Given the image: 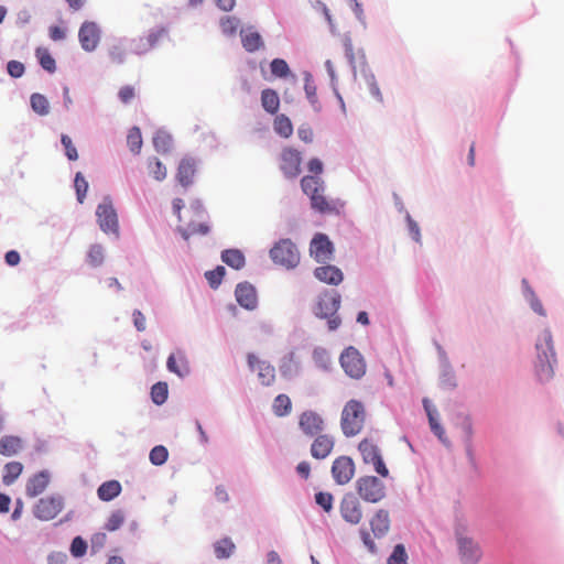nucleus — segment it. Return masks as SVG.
Returning <instances> with one entry per match:
<instances>
[{"label": "nucleus", "mask_w": 564, "mask_h": 564, "mask_svg": "<svg viewBox=\"0 0 564 564\" xmlns=\"http://www.w3.org/2000/svg\"><path fill=\"white\" fill-rule=\"evenodd\" d=\"M307 169L311 173L315 174L314 176H317L323 172V163L318 159H312L307 164Z\"/></svg>", "instance_id": "nucleus-62"}, {"label": "nucleus", "mask_w": 564, "mask_h": 564, "mask_svg": "<svg viewBox=\"0 0 564 564\" xmlns=\"http://www.w3.org/2000/svg\"><path fill=\"white\" fill-rule=\"evenodd\" d=\"M74 183H75L78 202L83 203V200L86 196L87 189H88V183L85 180V177L82 175V173L76 174Z\"/></svg>", "instance_id": "nucleus-52"}, {"label": "nucleus", "mask_w": 564, "mask_h": 564, "mask_svg": "<svg viewBox=\"0 0 564 564\" xmlns=\"http://www.w3.org/2000/svg\"><path fill=\"white\" fill-rule=\"evenodd\" d=\"M340 365L352 379H360L366 373V362L361 354L355 347L346 348L339 358Z\"/></svg>", "instance_id": "nucleus-7"}, {"label": "nucleus", "mask_w": 564, "mask_h": 564, "mask_svg": "<svg viewBox=\"0 0 564 564\" xmlns=\"http://www.w3.org/2000/svg\"><path fill=\"white\" fill-rule=\"evenodd\" d=\"M214 550L217 558H228L234 554L236 545L229 538H224L215 543Z\"/></svg>", "instance_id": "nucleus-35"}, {"label": "nucleus", "mask_w": 564, "mask_h": 564, "mask_svg": "<svg viewBox=\"0 0 564 564\" xmlns=\"http://www.w3.org/2000/svg\"><path fill=\"white\" fill-rule=\"evenodd\" d=\"M301 187L310 197L325 189L323 181L318 176L312 175H306L301 180Z\"/></svg>", "instance_id": "nucleus-30"}, {"label": "nucleus", "mask_w": 564, "mask_h": 564, "mask_svg": "<svg viewBox=\"0 0 564 564\" xmlns=\"http://www.w3.org/2000/svg\"><path fill=\"white\" fill-rule=\"evenodd\" d=\"M23 471V465L20 462H10L4 465L2 481L9 486L13 484Z\"/></svg>", "instance_id": "nucleus-34"}, {"label": "nucleus", "mask_w": 564, "mask_h": 564, "mask_svg": "<svg viewBox=\"0 0 564 564\" xmlns=\"http://www.w3.org/2000/svg\"><path fill=\"white\" fill-rule=\"evenodd\" d=\"M365 79H366L367 89H368L369 94L372 96V98L378 102H382L383 96L381 94V90L379 88V85H378L375 76L372 74H369L365 77Z\"/></svg>", "instance_id": "nucleus-49"}, {"label": "nucleus", "mask_w": 564, "mask_h": 564, "mask_svg": "<svg viewBox=\"0 0 564 564\" xmlns=\"http://www.w3.org/2000/svg\"><path fill=\"white\" fill-rule=\"evenodd\" d=\"M241 42L242 46L248 52H256L263 46V41L261 35L254 31H241Z\"/></svg>", "instance_id": "nucleus-28"}, {"label": "nucleus", "mask_w": 564, "mask_h": 564, "mask_svg": "<svg viewBox=\"0 0 564 564\" xmlns=\"http://www.w3.org/2000/svg\"><path fill=\"white\" fill-rule=\"evenodd\" d=\"M529 301H530L531 308L535 313H538L539 315H542V316L545 315V311L543 308V305H542L541 301L538 299V296L535 295V293L533 291H530Z\"/></svg>", "instance_id": "nucleus-59"}, {"label": "nucleus", "mask_w": 564, "mask_h": 564, "mask_svg": "<svg viewBox=\"0 0 564 564\" xmlns=\"http://www.w3.org/2000/svg\"><path fill=\"white\" fill-rule=\"evenodd\" d=\"M167 393V384L165 382H158L151 389V399L155 404L161 405L166 401Z\"/></svg>", "instance_id": "nucleus-41"}, {"label": "nucleus", "mask_w": 564, "mask_h": 564, "mask_svg": "<svg viewBox=\"0 0 564 564\" xmlns=\"http://www.w3.org/2000/svg\"><path fill=\"white\" fill-rule=\"evenodd\" d=\"M423 405H424V409H425L427 417H429V423H430L431 430L434 432L435 435L438 436V438H442L443 434H444V430L437 421L436 410L434 408H432V405L430 404V401L427 399L423 400Z\"/></svg>", "instance_id": "nucleus-36"}, {"label": "nucleus", "mask_w": 564, "mask_h": 564, "mask_svg": "<svg viewBox=\"0 0 564 564\" xmlns=\"http://www.w3.org/2000/svg\"><path fill=\"white\" fill-rule=\"evenodd\" d=\"M132 318H133V324L139 332L145 330L147 319L141 311H139V310L133 311Z\"/></svg>", "instance_id": "nucleus-58"}, {"label": "nucleus", "mask_w": 564, "mask_h": 564, "mask_svg": "<svg viewBox=\"0 0 564 564\" xmlns=\"http://www.w3.org/2000/svg\"><path fill=\"white\" fill-rule=\"evenodd\" d=\"M408 554L403 544H397L388 557V564H406Z\"/></svg>", "instance_id": "nucleus-46"}, {"label": "nucleus", "mask_w": 564, "mask_h": 564, "mask_svg": "<svg viewBox=\"0 0 564 564\" xmlns=\"http://www.w3.org/2000/svg\"><path fill=\"white\" fill-rule=\"evenodd\" d=\"M370 527L377 538L383 536L390 529V516L384 509L378 510L370 520Z\"/></svg>", "instance_id": "nucleus-22"}, {"label": "nucleus", "mask_w": 564, "mask_h": 564, "mask_svg": "<svg viewBox=\"0 0 564 564\" xmlns=\"http://www.w3.org/2000/svg\"><path fill=\"white\" fill-rule=\"evenodd\" d=\"M315 502L327 513L333 510L334 497L330 492L319 491L315 495Z\"/></svg>", "instance_id": "nucleus-45"}, {"label": "nucleus", "mask_w": 564, "mask_h": 564, "mask_svg": "<svg viewBox=\"0 0 564 564\" xmlns=\"http://www.w3.org/2000/svg\"><path fill=\"white\" fill-rule=\"evenodd\" d=\"M274 131L283 139H288L293 133V124L289 117L281 113L278 115L273 121Z\"/></svg>", "instance_id": "nucleus-31"}, {"label": "nucleus", "mask_w": 564, "mask_h": 564, "mask_svg": "<svg viewBox=\"0 0 564 564\" xmlns=\"http://www.w3.org/2000/svg\"><path fill=\"white\" fill-rule=\"evenodd\" d=\"M247 362L251 371L258 372V378L263 386H271L275 381V369L268 361L260 360L254 354L249 352Z\"/></svg>", "instance_id": "nucleus-12"}, {"label": "nucleus", "mask_w": 564, "mask_h": 564, "mask_svg": "<svg viewBox=\"0 0 564 564\" xmlns=\"http://www.w3.org/2000/svg\"><path fill=\"white\" fill-rule=\"evenodd\" d=\"M87 543L80 536H76L70 544V553L75 557H80L86 554Z\"/></svg>", "instance_id": "nucleus-54"}, {"label": "nucleus", "mask_w": 564, "mask_h": 564, "mask_svg": "<svg viewBox=\"0 0 564 564\" xmlns=\"http://www.w3.org/2000/svg\"><path fill=\"white\" fill-rule=\"evenodd\" d=\"M121 492V485L118 480H109L100 485L97 490L98 497L102 501H110Z\"/></svg>", "instance_id": "nucleus-27"}, {"label": "nucleus", "mask_w": 564, "mask_h": 564, "mask_svg": "<svg viewBox=\"0 0 564 564\" xmlns=\"http://www.w3.org/2000/svg\"><path fill=\"white\" fill-rule=\"evenodd\" d=\"M98 224L102 231L118 235V217L111 200L106 197L96 210Z\"/></svg>", "instance_id": "nucleus-9"}, {"label": "nucleus", "mask_w": 564, "mask_h": 564, "mask_svg": "<svg viewBox=\"0 0 564 564\" xmlns=\"http://www.w3.org/2000/svg\"><path fill=\"white\" fill-rule=\"evenodd\" d=\"M240 21L236 17H224L220 19L221 32L226 35L236 34Z\"/></svg>", "instance_id": "nucleus-44"}, {"label": "nucleus", "mask_w": 564, "mask_h": 564, "mask_svg": "<svg viewBox=\"0 0 564 564\" xmlns=\"http://www.w3.org/2000/svg\"><path fill=\"white\" fill-rule=\"evenodd\" d=\"M332 475L338 485L348 484L355 475V463L348 456L337 457L332 465Z\"/></svg>", "instance_id": "nucleus-13"}, {"label": "nucleus", "mask_w": 564, "mask_h": 564, "mask_svg": "<svg viewBox=\"0 0 564 564\" xmlns=\"http://www.w3.org/2000/svg\"><path fill=\"white\" fill-rule=\"evenodd\" d=\"M118 97L123 104L130 102L135 97V89L132 86H123L119 89Z\"/></svg>", "instance_id": "nucleus-55"}, {"label": "nucleus", "mask_w": 564, "mask_h": 564, "mask_svg": "<svg viewBox=\"0 0 564 564\" xmlns=\"http://www.w3.org/2000/svg\"><path fill=\"white\" fill-rule=\"evenodd\" d=\"M296 471L305 479L310 477L311 474V466L307 462H301L296 466Z\"/></svg>", "instance_id": "nucleus-64"}, {"label": "nucleus", "mask_w": 564, "mask_h": 564, "mask_svg": "<svg viewBox=\"0 0 564 564\" xmlns=\"http://www.w3.org/2000/svg\"><path fill=\"white\" fill-rule=\"evenodd\" d=\"M358 449L361 454L362 462L367 465H372L376 473L381 477H389V469L387 468L382 454L379 446L371 438H364L359 445Z\"/></svg>", "instance_id": "nucleus-6"}, {"label": "nucleus", "mask_w": 564, "mask_h": 564, "mask_svg": "<svg viewBox=\"0 0 564 564\" xmlns=\"http://www.w3.org/2000/svg\"><path fill=\"white\" fill-rule=\"evenodd\" d=\"M208 230H209L208 226L203 223H198V224L191 223L186 227L182 228L181 232H182L183 238L185 240H187L191 236H194V235H206L208 232Z\"/></svg>", "instance_id": "nucleus-42"}, {"label": "nucleus", "mask_w": 564, "mask_h": 564, "mask_svg": "<svg viewBox=\"0 0 564 564\" xmlns=\"http://www.w3.org/2000/svg\"><path fill=\"white\" fill-rule=\"evenodd\" d=\"M225 268L221 265H218L215 270L207 271L205 273V276L209 283V285L213 289H216L221 283L224 276H225Z\"/></svg>", "instance_id": "nucleus-48"}, {"label": "nucleus", "mask_w": 564, "mask_h": 564, "mask_svg": "<svg viewBox=\"0 0 564 564\" xmlns=\"http://www.w3.org/2000/svg\"><path fill=\"white\" fill-rule=\"evenodd\" d=\"M299 426L307 436H315L324 429L323 417L315 411L307 410L300 414Z\"/></svg>", "instance_id": "nucleus-15"}, {"label": "nucleus", "mask_w": 564, "mask_h": 564, "mask_svg": "<svg viewBox=\"0 0 564 564\" xmlns=\"http://www.w3.org/2000/svg\"><path fill=\"white\" fill-rule=\"evenodd\" d=\"M333 251V243L326 235L317 234L313 238L310 246V252L317 262H326L327 260H330Z\"/></svg>", "instance_id": "nucleus-16"}, {"label": "nucleus", "mask_w": 564, "mask_h": 564, "mask_svg": "<svg viewBox=\"0 0 564 564\" xmlns=\"http://www.w3.org/2000/svg\"><path fill=\"white\" fill-rule=\"evenodd\" d=\"M105 260V250L101 245H91L87 252V262L96 268L102 264Z\"/></svg>", "instance_id": "nucleus-39"}, {"label": "nucleus", "mask_w": 564, "mask_h": 564, "mask_svg": "<svg viewBox=\"0 0 564 564\" xmlns=\"http://www.w3.org/2000/svg\"><path fill=\"white\" fill-rule=\"evenodd\" d=\"M50 484V475L47 471H40L33 475L26 482V496L34 498L41 495Z\"/></svg>", "instance_id": "nucleus-20"}, {"label": "nucleus", "mask_w": 564, "mask_h": 564, "mask_svg": "<svg viewBox=\"0 0 564 564\" xmlns=\"http://www.w3.org/2000/svg\"><path fill=\"white\" fill-rule=\"evenodd\" d=\"M124 519H126V517H124L123 511H121V510L113 511L109 516V518L105 524L106 530H108V531L118 530L123 524Z\"/></svg>", "instance_id": "nucleus-47"}, {"label": "nucleus", "mask_w": 564, "mask_h": 564, "mask_svg": "<svg viewBox=\"0 0 564 564\" xmlns=\"http://www.w3.org/2000/svg\"><path fill=\"white\" fill-rule=\"evenodd\" d=\"M237 302L247 310H253L257 306L258 299L256 289L249 283H239L235 291Z\"/></svg>", "instance_id": "nucleus-18"}, {"label": "nucleus", "mask_w": 564, "mask_h": 564, "mask_svg": "<svg viewBox=\"0 0 564 564\" xmlns=\"http://www.w3.org/2000/svg\"><path fill=\"white\" fill-rule=\"evenodd\" d=\"M273 413L279 416H286L292 411V401L286 394H279L274 398L272 403Z\"/></svg>", "instance_id": "nucleus-32"}, {"label": "nucleus", "mask_w": 564, "mask_h": 564, "mask_svg": "<svg viewBox=\"0 0 564 564\" xmlns=\"http://www.w3.org/2000/svg\"><path fill=\"white\" fill-rule=\"evenodd\" d=\"M536 360L534 371L540 381H549L554 375L556 356L554 351L553 337L549 329L541 332L535 344Z\"/></svg>", "instance_id": "nucleus-1"}, {"label": "nucleus", "mask_w": 564, "mask_h": 564, "mask_svg": "<svg viewBox=\"0 0 564 564\" xmlns=\"http://www.w3.org/2000/svg\"><path fill=\"white\" fill-rule=\"evenodd\" d=\"M167 457L169 452L162 445L154 446L150 452V462L156 466L163 465L167 460Z\"/></svg>", "instance_id": "nucleus-43"}, {"label": "nucleus", "mask_w": 564, "mask_h": 564, "mask_svg": "<svg viewBox=\"0 0 564 564\" xmlns=\"http://www.w3.org/2000/svg\"><path fill=\"white\" fill-rule=\"evenodd\" d=\"M341 43H343V47L345 51V55H346L349 64L352 66V68H356L357 65L365 66V64H366L365 54L360 50L355 52L350 36L344 35V37L341 39Z\"/></svg>", "instance_id": "nucleus-24"}, {"label": "nucleus", "mask_w": 564, "mask_h": 564, "mask_svg": "<svg viewBox=\"0 0 564 564\" xmlns=\"http://www.w3.org/2000/svg\"><path fill=\"white\" fill-rule=\"evenodd\" d=\"M221 260L229 267L239 270L245 265V256L240 250L228 249L221 253Z\"/></svg>", "instance_id": "nucleus-33"}, {"label": "nucleus", "mask_w": 564, "mask_h": 564, "mask_svg": "<svg viewBox=\"0 0 564 564\" xmlns=\"http://www.w3.org/2000/svg\"><path fill=\"white\" fill-rule=\"evenodd\" d=\"M4 259H6L7 264H9L11 267L18 265L21 260L19 252L15 250L8 251L6 253Z\"/></svg>", "instance_id": "nucleus-63"}, {"label": "nucleus", "mask_w": 564, "mask_h": 564, "mask_svg": "<svg viewBox=\"0 0 564 564\" xmlns=\"http://www.w3.org/2000/svg\"><path fill=\"white\" fill-rule=\"evenodd\" d=\"M167 31L165 28H159L153 31H151L148 36V43L152 47L154 46L162 37L166 36Z\"/></svg>", "instance_id": "nucleus-57"}, {"label": "nucleus", "mask_w": 564, "mask_h": 564, "mask_svg": "<svg viewBox=\"0 0 564 564\" xmlns=\"http://www.w3.org/2000/svg\"><path fill=\"white\" fill-rule=\"evenodd\" d=\"M310 200L312 208L321 214H330L336 210L334 203L324 196V192L311 196Z\"/></svg>", "instance_id": "nucleus-29"}, {"label": "nucleus", "mask_w": 564, "mask_h": 564, "mask_svg": "<svg viewBox=\"0 0 564 564\" xmlns=\"http://www.w3.org/2000/svg\"><path fill=\"white\" fill-rule=\"evenodd\" d=\"M314 275L321 282L332 285H338L344 279L343 272L335 265L318 267L315 269Z\"/></svg>", "instance_id": "nucleus-21"}, {"label": "nucleus", "mask_w": 564, "mask_h": 564, "mask_svg": "<svg viewBox=\"0 0 564 564\" xmlns=\"http://www.w3.org/2000/svg\"><path fill=\"white\" fill-rule=\"evenodd\" d=\"M272 261L285 269H293L300 262V252L291 239H281L270 250Z\"/></svg>", "instance_id": "nucleus-4"}, {"label": "nucleus", "mask_w": 564, "mask_h": 564, "mask_svg": "<svg viewBox=\"0 0 564 564\" xmlns=\"http://www.w3.org/2000/svg\"><path fill=\"white\" fill-rule=\"evenodd\" d=\"M302 158L300 152L293 149H285L281 154L280 169L289 178H294L301 173Z\"/></svg>", "instance_id": "nucleus-17"}, {"label": "nucleus", "mask_w": 564, "mask_h": 564, "mask_svg": "<svg viewBox=\"0 0 564 564\" xmlns=\"http://www.w3.org/2000/svg\"><path fill=\"white\" fill-rule=\"evenodd\" d=\"M64 508V500L61 496H47L45 498H41L34 507V516L35 518L48 521L56 518Z\"/></svg>", "instance_id": "nucleus-8"}, {"label": "nucleus", "mask_w": 564, "mask_h": 564, "mask_svg": "<svg viewBox=\"0 0 564 564\" xmlns=\"http://www.w3.org/2000/svg\"><path fill=\"white\" fill-rule=\"evenodd\" d=\"M65 36H66V32L63 28H61L58 25H52L50 28V37L53 41H62L65 39Z\"/></svg>", "instance_id": "nucleus-60"}, {"label": "nucleus", "mask_w": 564, "mask_h": 564, "mask_svg": "<svg viewBox=\"0 0 564 564\" xmlns=\"http://www.w3.org/2000/svg\"><path fill=\"white\" fill-rule=\"evenodd\" d=\"M101 31L96 22L86 21L78 31L80 46L86 52H93L100 42Z\"/></svg>", "instance_id": "nucleus-11"}, {"label": "nucleus", "mask_w": 564, "mask_h": 564, "mask_svg": "<svg viewBox=\"0 0 564 564\" xmlns=\"http://www.w3.org/2000/svg\"><path fill=\"white\" fill-rule=\"evenodd\" d=\"M315 436L311 445V454L316 459H324L332 453L335 444L334 440L326 434H317Z\"/></svg>", "instance_id": "nucleus-19"}, {"label": "nucleus", "mask_w": 564, "mask_h": 564, "mask_svg": "<svg viewBox=\"0 0 564 564\" xmlns=\"http://www.w3.org/2000/svg\"><path fill=\"white\" fill-rule=\"evenodd\" d=\"M196 172V162L192 158H185L181 161L177 170V180L183 186H188L193 183Z\"/></svg>", "instance_id": "nucleus-23"}, {"label": "nucleus", "mask_w": 564, "mask_h": 564, "mask_svg": "<svg viewBox=\"0 0 564 564\" xmlns=\"http://www.w3.org/2000/svg\"><path fill=\"white\" fill-rule=\"evenodd\" d=\"M22 449V440L18 436L7 435L0 438V455L13 456Z\"/></svg>", "instance_id": "nucleus-26"}, {"label": "nucleus", "mask_w": 564, "mask_h": 564, "mask_svg": "<svg viewBox=\"0 0 564 564\" xmlns=\"http://www.w3.org/2000/svg\"><path fill=\"white\" fill-rule=\"evenodd\" d=\"M35 54L41 66L45 70H47L48 73H54L56 70L55 59L53 58V56L46 47H37Z\"/></svg>", "instance_id": "nucleus-38"}, {"label": "nucleus", "mask_w": 564, "mask_h": 564, "mask_svg": "<svg viewBox=\"0 0 564 564\" xmlns=\"http://www.w3.org/2000/svg\"><path fill=\"white\" fill-rule=\"evenodd\" d=\"M340 306V295L337 292L325 293L322 295L315 306V315L319 318L327 319L328 330H336L341 319L337 315V311Z\"/></svg>", "instance_id": "nucleus-3"}, {"label": "nucleus", "mask_w": 564, "mask_h": 564, "mask_svg": "<svg viewBox=\"0 0 564 564\" xmlns=\"http://www.w3.org/2000/svg\"><path fill=\"white\" fill-rule=\"evenodd\" d=\"M457 543L464 564H476L480 560L481 549L473 539L457 534Z\"/></svg>", "instance_id": "nucleus-14"}, {"label": "nucleus", "mask_w": 564, "mask_h": 564, "mask_svg": "<svg viewBox=\"0 0 564 564\" xmlns=\"http://www.w3.org/2000/svg\"><path fill=\"white\" fill-rule=\"evenodd\" d=\"M365 419L364 404L354 399L348 401L341 412L340 425L343 433L348 437L357 435L362 430Z\"/></svg>", "instance_id": "nucleus-2"}, {"label": "nucleus", "mask_w": 564, "mask_h": 564, "mask_svg": "<svg viewBox=\"0 0 564 564\" xmlns=\"http://www.w3.org/2000/svg\"><path fill=\"white\" fill-rule=\"evenodd\" d=\"M359 497L371 503H377L386 497V486L376 476H362L356 481Z\"/></svg>", "instance_id": "nucleus-5"}, {"label": "nucleus", "mask_w": 564, "mask_h": 564, "mask_svg": "<svg viewBox=\"0 0 564 564\" xmlns=\"http://www.w3.org/2000/svg\"><path fill=\"white\" fill-rule=\"evenodd\" d=\"M7 69L14 78H19L24 74V65L18 61H10L7 65Z\"/></svg>", "instance_id": "nucleus-56"}, {"label": "nucleus", "mask_w": 564, "mask_h": 564, "mask_svg": "<svg viewBox=\"0 0 564 564\" xmlns=\"http://www.w3.org/2000/svg\"><path fill=\"white\" fill-rule=\"evenodd\" d=\"M313 359L315 364L324 369H327L330 365V357L326 349L324 348H316L313 351Z\"/></svg>", "instance_id": "nucleus-50"}, {"label": "nucleus", "mask_w": 564, "mask_h": 564, "mask_svg": "<svg viewBox=\"0 0 564 564\" xmlns=\"http://www.w3.org/2000/svg\"><path fill=\"white\" fill-rule=\"evenodd\" d=\"M261 106L270 113L275 115L280 108V98L274 89L265 88L261 91Z\"/></svg>", "instance_id": "nucleus-25"}, {"label": "nucleus", "mask_w": 564, "mask_h": 564, "mask_svg": "<svg viewBox=\"0 0 564 564\" xmlns=\"http://www.w3.org/2000/svg\"><path fill=\"white\" fill-rule=\"evenodd\" d=\"M339 512L341 518L352 524L357 525L362 520V507L359 499L354 494H346L340 500Z\"/></svg>", "instance_id": "nucleus-10"}, {"label": "nucleus", "mask_w": 564, "mask_h": 564, "mask_svg": "<svg viewBox=\"0 0 564 564\" xmlns=\"http://www.w3.org/2000/svg\"><path fill=\"white\" fill-rule=\"evenodd\" d=\"M167 368L171 372H174L180 377L187 375L189 371L187 362L183 356H181L177 361L175 356L171 355L167 358Z\"/></svg>", "instance_id": "nucleus-40"}, {"label": "nucleus", "mask_w": 564, "mask_h": 564, "mask_svg": "<svg viewBox=\"0 0 564 564\" xmlns=\"http://www.w3.org/2000/svg\"><path fill=\"white\" fill-rule=\"evenodd\" d=\"M31 107L34 112L40 116H46L50 112V104L47 98L39 93L31 95L30 98Z\"/></svg>", "instance_id": "nucleus-37"}, {"label": "nucleus", "mask_w": 564, "mask_h": 564, "mask_svg": "<svg viewBox=\"0 0 564 564\" xmlns=\"http://www.w3.org/2000/svg\"><path fill=\"white\" fill-rule=\"evenodd\" d=\"M271 72L278 77H285L290 73L288 63L284 59L275 58L271 62Z\"/></svg>", "instance_id": "nucleus-51"}, {"label": "nucleus", "mask_w": 564, "mask_h": 564, "mask_svg": "<svg viewBox=\"0 0 564 564\" xmlns=\"http://www.w3.org/2000/svg\"><path fill=\"white\" fill-rule=\"evenodd\" d=\"M149 169L156 181H162L166 177V169L159 160L150 161Z\"/></svg>", "instance_id": "nucleus-53"}, {"label": "nucleus", "mask_w": 564, "mask_h": 564, "mask_svg": "<svg viewBox=\"0 0 564 564\" xmlns=\"http://www.w3.org/2000/svg\"><path fill=\"white\" fill-rule=\"evenodd\" d=\"M297 135L301 141H310L313 137V131L307 124H302L297 130Z\"/></svg>", "instance_id": "nucleus-61"}]
</instances>
